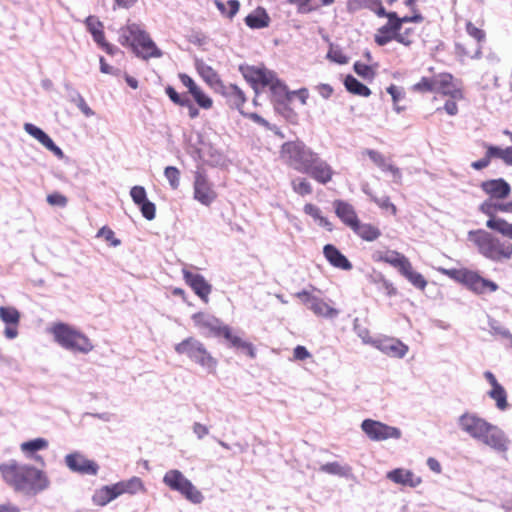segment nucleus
Returning <instances> with one entry per match:
<instances>
[{"mask_svg": "<svg viewBox=\"0 0 512 512\" xmlns=\"http://www.w3.org/2000/svg\"><path fill=\"white\" fill-rule=\"evenodd\" d=\"M0 475L15 493L28 497L47 491L52 485L50 476L42 467L16 459L0 463Z\"/></svg>", "mask_w": 512, "mask_h": 512, "instance_id": "nucleus-1", "label": "nucleus"}, {"mask_svg": "<svg viewBox=\"0 0 512 512\" xmlns=\"http://www.w3.org/2000/svg\"><path fill=\"white\" fill-rule=\"evenodd\" d=\"M457 425L463 433L498 453H506L509 449L510 439L506 433L475 413H463L458 417Z\"/></svg>", "mask_w": 512, "mask_h": 512, "instance_id": "nucleus-2", "label": "nucleus"}, {"mask_svg": "<svg viewBox=\"0 0 512 512\" xmlns=\"http://www.w3.org/2000/svg\"><path fill=\"white\" fill-rule=\"evenodd\" d=\"M239 69L256 92L259 86L269 87L276 102L291 101V91H288L287 86L277 78L273 71L264 66L250 65H241Z\"/></svg>", "mask_w": 512, "mask_h": 512, "instance_id": "nucleus-3", "label": "nucleus"}, {"mask_svg": "<svg viewBox=\"0 0 512 512\" xmlns=\"http://www.w3.org/2000/svg\"><path fill=\"white\" fill-rule=\"evenodd\" d=\"M49 333L52 334L54 341L66 350L88 354L94 349V345L85 334L66 323L53 324L49 328Z\"/></svg>", "mask_w": 512, "mask_h": 512, "instance_id": "nucleus-4", "label": "nucleus"}, {"mask_svg": "<svg viewBox=\"0 0 512 512\" xmlns=\"http://www.w3.org/2000/svg\"><path fill=\"white\" fill-rule=\"evenodd\" d=\"M469 239L475 243L479 253L487 259L500 262L512 257V244L500 241L487 231H470Z\"/></svg>", "mask_w": 512, "mask_h": 512, "instance_id": "nucleus-5", "label": "nucleus"}, {"mask_svg": "<svg viewBox=\"0 0 512 512\" xmlns=\"http://www.w3.org/2000/svg\"><path fill=\"white\" fill-rule=\"evenodd\" d=\"M438 271L443 275L465 285L468 289L476 294H483L487 290L495 292L498 290V285L488 279L481 277L477 272L463 268V269H446L438 268Z\"/></svg>", "mask_w": 512, "mask_h": 512, "instance_id": "nucleus-6", "label": "nucleus"}, {"mask_svg": "<svg viewBox=\"0 0 512 512\" xmlns=\"http://www.w3.org/2000/svg\"><path fill=\"white\" fill-rule=\"evenodd\" d=\"M175 351L180 355H186L209 373H214L217 367V360L207 351L203 343L189 337L175 346Z\"/></svg>", "mask_w": 512, "mask_h": 512, "instance_id": "nucleus-7", "label": "nucleus"}, {"mask_svg": "<svg viewBox=\"0 0 512 512\" xmlns=\"http://www.w3.org/2000/svg\"><path fill=\"white\" fill-rule=\"evenodd\" d=\"M163 483L193 504H201L204 500L202 492L178 469L168 470L163 476Z\"/></svg>", "mask_w": 512, "mask_h": 512, "instance_id": "nucleus-8", "label": "nucleus"}, {"mask_svg": "<svg viewBox=\"0 0 512 512\" xmlns=\"http://www.w3.org/2000/svg\"><path fill=\"white\" fill-rule=\"evenodd\" d=\"M314 152L300 141H289L282 145L281 159L290 167L303 173L311 162Z\"/></svg>", "mask_w": 512, "mask_h": 512, "instance_id": "nucleus-9", "label": "nucleus"}, {"mask_svg": "<svg viewBox=\"0 0 512 512\" xmlns=\"http://www.w3.org/2000/svg\"><path fill=\"white\" fill-rule=\"evenodd\" d=\"M130 35L133 36L137 51H134L137 56L148 58H159L162 52L157 48L150 36L138 24H129Z\"/></svg>", "mask_w": 512, "mask_h": 512, "instance_id": "nucleus-10", "label": "nucleus"}, {"mask_svg": "<svg viewBox=\"0 0 512 512\" xmlns=\"http://www.w3.org/2000/svg\"><path fill=\"white\" fill-rule=\"evenodd\" d=\"M361 429L372 441L400 439L402 436L399 428L372 419H365L361 423Z\"/></svg>", "mask_w": 512, "mask_h": 512, "instance_id": "nucleus-11", "label": "nucleus"}, {"mask_svg": "<svg viewBox=\"0 0 512 512\" xmlns=\"http://www.w3.org/2000/svg\"><path fill=\"white\" fill-rule=\"evenodd\" d=\"M193 189L194 199L204 206H210L217 197V193L203 170L195 172Z\"/></svg>", "mask_w": 512, "mask_h": 512, "instance_id": "nucleus-12", "label": "nucleus"}, {"mask_svg": "<svg viewBox=\"0 0 512 512\" xmlns=\"http://www.w3.org/2000/svg\"><path fill=\"white\" fill-rule=\"evenodd\" d=\"M65 465L74 473L95 476L98 473V464L88 459L80 452H72L64 457Z\"/></svg>", "mask_w": 512, "mask_h": 512, "instance_id": "nucleus-13", "label": "nucleus"}, {"mask_svg": "<svg viewBox=\"0 0 512 512\" xmlns=\"http://www.w3.org/2000/svg\"><path fill=\"white\" fill-rule=\"evenodd\" d=\"M316 316L324 318H335L339 311L331 307L322 299L310 295L307 291H301L296 294Z\"/></svg>", "mask_w": 512, "mask_h": 512, "instance_id": "nucleus-14", "label": "nucleus"}, {"mask_svg": "<svg viewBox=\"0 0 512 512\" xmlns=\"http://www.w3.org/2000/svg\"><path fill=\"white\" fill-rule=\"evenodd\" d=\"M393 39L405 46H409L412 43V39L404 36L398 29V22L388 19V23L377 30L375 42L380 46H384Z\"/></svg>", "mask_w": 512, "mask_h": 512, "instance_id": "nucleus-15", "label": "nucleus"}, {"mask_svg": "<svg viewBox=\"0 0 512 512\" xmlns=\"http://www.w3.org/2000/svg\"><path fill=\"white\" fill-rule=\"evenodd\" d=\"M24 131L43 145L48 151L52 152L58 159H64V152L58 147L51 137L45 133L41 128L32 123H25L23 126Z\"/></svg>", "mask_w": 512, "mask_h": 512, "instance_id": "nucleus-16", "label": "nucleus"}, {"mask_svg": "<svg viewBox=\"0 0 512 512\" xmlns=\"http://www.w3.org/2000/svg\"><path fill=\"white\" fill-rule=\"evenodd\" d=\"M374 347L389 357L402 359L406 356L409 348L406 344L396 338L376 339Z\"/></svg>", "mask_w": 512, "mask_h": 512, "instance_id": "nucleus-17", "label": "nucleus"}, {"mask_svg": "<svg viewBox=\"0 0 512 512\" xmlns=\"http://www.w3.org/2000/svg\"><path fill=\"white\" fill-rule=\"evenodd\" d=\"M307 166V170L303 173L309 174L316 181L322 184H326L332 179L333 170L331 166L326 161L321 159L316 153Z\"/></svg>", "mask_w": 512, "mask_h": 512, "instance_id": "nucleus-18", "label": "nucleus"}, {"mask_svg": "<svg viewBox=\"0 0 512 512\" xmlns=\"http://www.w3.org/2000/svg\"><path fill=\"white\" fill-rule=\"evenodd\" d=\"M49 446L47 439L43 437L34 438L28 441H24L20 444L19 449L26 459L34 460L37 463L45 466L44 458L37 454V452L46 450Z\"/></svg>", "mask_w": 512, "mask_h": 512, "instance_id": "nucleus-19", "label": "nucleus"}, {"mask_svg": "<svg viewBox=\"0 0 512 512\" xmlns=\"http://www.w3.org/2000/svg\"><path fill=\"white\" fill-rule=\"evenodd\" d=\"M192 318L195 326L203 333L213 334L214 336H223V329L227 327L222 325L219 319L206 313H196Z\"/></svg>", "mask_w": 512, "mask_h": 512, "instance_id": "nucleus-20", "label": "nucleus"}, {"mask_svg": "<svg viewBox=\"0 0 512 512\" xmlns=\"http://www.w3.org/2000/svg\"><path fill=\"white\" fill-rule=\"evenodd\" d=\"M183 276L187 284L193 291L205 302H208V296L212 291V286L200 274H195L187 270H183Z\"/></svg>", "mask_w": 512, "mask_h": 512, "instance_id": "nucleus-21", "label": "nucleus"}, {"mask_svg": "<svg viewBox=\"0 0 512 512\" xmlns=\"http://www.w3.org/2000/svg\"><path fill=\"white\" fill-rule=\"evenodd\" d=\"M387 479L395 484L416 488L422 483V479L416 476L411 470L397 468L386 474Z\"/></svg>", "mask_w": 512, "mask_h": 512, "instance_id": "nucleus-22", "label": "nucleus"}, {"mask_svg": "<svg viewBox=\"0 0 512 512\" xmlns=\"http://www.w3.org/2000/svg\"><path fill=\"white\" fill-rule=\"evenodd\" d=\"M436 92L450 96L453 99H461L462 92L453 82L451 74L443 73L435 76Z\"/></svg>", "mask_w": 512, "mask_h": 512, "instance_id": "nucleus-23", "label": "nucleus"}, {"mask_svg": "<svg viewBox=\"0 0 512 512\" xmlns=\"http://www.w3.org/2000/svg\"><path fill=\"white\" fill-rule=\"evenodd\" d=\"M333 207L340 220L350 229L354 228L359 221L354 207L343 200H335L333 202Z\"/></svg>", "mask_w": 512, "mask_h": 512, "instance_id": "nucleus-24", "label": "nucleus"}, {"mask_svg": "<svg viewBox=\"0 0 512 512\" xmlns=\"http://www.w3.org/2000/svg\"><path fill=\"white\" fill-rule=\"evenodd\" d=\"M323 254L327 261L335 268L341 270H351V262L332 244H327L323 248Z\"/></svg>", "mask_w": 512, "mask_h": 512, "instance_id": "nucleus-25", "label": "nucleus"}, {"mask_svg": "<svg viewBox=\"0 0 512 512\" xmlns=\"http://www.w3.org/2000/svg\"><path fill=\"white\" fill-rule=\"evenodd\" d=\"M481 188L496 199H505L511 191L510 185L501 178L485 181L481 184Z\"/></svg>", "mask_w": 512, "mask_h": 512, "instance_id": "nucleus-26", "label": "nucleus"}, {"mask_svg": "<svg viewBox=\"0 0 512 512\" xmlns=\"http://www.w3.org/2000/svg\"><path fill=\"white\" fill-rule=\"evenodd\" d=\"M119 496L116 483L113 485H105L95 490L92 496V502L97 506L103 507Z\"/></svg>", "mask_w": 512, "mask_h": 512, "instance_id": "nucleus-27", "label": "nucleus"}, {"mask_svg": "<svg viewBox=\"0 0 512 512\" xmlns=\"http://www.w3.org/2000/svg\"><path fill=\"white\" fill-rule=\"evenodd\" d=\"M223 337L230 342L232 347L243 350L250 358L254 359L256 357V350L253 344L234 335L230 327L223 329Z\"/></svg>", "mask_w": 512, "mask_h": 512, "instance_id": "nucleus-28", "label": "nucleus"}, {"mask_svg": "<svg viewBox=\"0 0 512 512\" xmlns=\"http://www.w3.org/2000/svg\"><path fill=\"white\" fill-rule=\"evenodd\" d=\"M116 486L120 496L125 493L133 495L138 492L145 491L143 481L136 476L125 481L117 482Z\"/></svg>", "mask_w": 512, "mask_h": 512, "instance_id": "nucleus-29", "label": "nucleus"}, {"mask_svg": "<svg viewBox=\"0 0 512 512\" xmlns=\"http://www.w3.org/2000/svg\"><path fill=\"white\" fill-rule=\"evenodd\" d=\"M367 278L370 283L379 285V289H382L387 296L392 297L397 294V289L381 272L373 271L367 275Z\"/></svg>", "mask_w": 512, "mask_h": 512, "instance_id": "nucleus-30", "label": "nucleus"}, {"mask_svg": "<svg viewBox=\"0 0 512 512\" xmlns=\"http://www.w3.org/2000/svg\"><path fill=\"white\" fill-rule=\"evenodd\" d=\"M352 230L365 241H374L381 235L377 227L368 223H361L360 221L357 222Z\"/></svg>", "mask_w": 512, "mask_h": 512, "instance_id": "nucleus-31", "label": "nucleus"}, {"mask_svg": "<svg viewBox=\"0 0 512 512\" xmlns=\"http://www.w3.org/2000/svg\"><path fill=\"white\" fill-rule=\"evenodd\" d=\"M270 18L264 9L258 8L255 12L245 18L247 26L253 29H260L269 25Z\"/></svg>", "mask_w": 512, "mask_h": 512, "instance_id": "nucleus-32", "label": "nucleus"}, {"mask_svg": "<svg viewBox=\"0 0 512 512\" xmlns=\"http://www.w3.org/2000/svg\"><path fill=\"white\" fill-rule=\"evenodd\" d=\"M196 69L203 80L210 86L214 87L220 84V79L217 73L214 71L212 67L207 65L203 61H196Z\"/></svg>", "mask_w": 512, "mask_h": 512, "instance_id": "nucleus-33", "label": "nucleus"}, {"mask_svg": "<svg viewBox=\"0 0 512 512\" xmlns=\"http://www.w3.org/2000/svg\"><path fill=\"white\" fill-rule=\"evenodd\" d=\"M486 226L512 240V224L506 220L500 217H492L488 219Z\"/></svg>", "mask_w": 512, "mask_h": 512, "instance_id": "nucleus-34", "label": "nucleus"}, {"mask_svg": "<svg viewBox=\"0 0 512 512\" xmlns=\"http://www.w3.org/2000/svg\"><path fill=\"white\" fill-rule=\"evenodd\" d=\"M224 94L228 98L230 105L237 109H240L246 101L243 91L234 84L225 87Z\"/></svg>", "mask_w": 512, "mask_h": 512, "instance_id": "nucleus-35", "label": "nucleus"}, {"mask_svg": "<svg viewBox=\"0 0 512 512\" xmlns=\"http://www.w3.org/2000/svg\"><path fill=\"white\" fill-rule=\"evenodd\" d=\"M304 212L311 216L319 226L324 227L328 231L333 230L332 223L322 215L321 210L317 206L310 203L306 204L304 206Z\"/></svg>", "mask_w": 512, "mask_h": 512, "instance_id": "nucleus-36", "label": "nucleus"}, {"mask_svg": "<svg viewBox=\"0 0 512 512\" xmlns=\"http://www.w3.org/2000/svg\"><path fill=\"white\" fill-rule=\"evenodd\" d=\"M344 85L350 93L355 95L368 97L371 94V91L367 86L359 82L355 77L351 75L346 76Z\"/></svg>", "mask_w": 512, "mask_h": 512, "instance_id": "nucleus-37", "label": "nucleus"}, {"mask_svg": "<svg viewBox=\"0 0 512 512\" xmlns=\"http://www.w3.org/2000/svg\"><path fill=\"white\" fill-rule=\"evenodd\" d=\"M401 275H403L413 286L420 290H424L427 285V281L424 279V277L420 273L413 270L411 262L408 263L407 268L405 267V269L401 271Z\"/></svg>", "mask_w": 512, "mask_h": 512, "instance_id": "nucleus-38", "label": "nucleus"}, {"mask_svg": "<svg viewBox=\"0 0 512 512\" xmlns=\"http://www.w3.org/2000/svg\"><path fill=\"white\" fill-rule=\"evenodd\" d=\"M487 395L495 401V405L500 411H505L508 408L507 393L503 386L489 390Z\"/></svg>", "mask_w": 512, "mask_h": 512, "instance_id": "nucleus-39", "label": "nucleus"}, {"mask_svg": "<svg viewBox=\"0 0 512 512\" xmlns=\"http://www.w3.org/2000/svg\"><path fill=\"white\" fill-rule=\"evenodd\" d=\"M0 319L6 325L18 326L20 321V313L15 307L1 306L0 307Z\"/></svg>", "mask_w": 512, "mask_h": 512, "instance_id": "nucleus-40", "label": "nucleus"}, {"mask_svg": "<svg viewBox=\"0 0 512 512\" xmlns=\"http://www.w3.org/2000/svg\"><path fill=\"white\" fill-rule=\"evenodd\" d=\"M409 262L410 261L407 257L395 250L389 251V255L386 257L385 261V263H388L394 268L398 269L400 273L403 269H405V267L407 268Z\"/></svg>", "mask_w": 512, "mask_h": 512, "instance_id": "nucleus-41", "label": "nucleus"}, {"mask_svg": "<svg viewBox=\"0 0 512 512\" xmlns=\"http://www.w3.org/2000/svg\"><path fill=\"white\" fill-rule=\"evenodd\" d=\"M70 89V100L76 104V106L79 108V110L87 117H91L94 115V111L88 106L82 95L72 89Z\"/></svg>", "mask_w": 512, "mask_h": 512, "instance_id": "nucleus-42", "label": "nucleus"}, {"mask_svg": "<svg viewBox=\"0 0 512 512\" xmlns=\"http://www.w3.org/2000/svg\"><path fill=\"white\" fill-rule=\"evenodd\" d=\"M218 10L228 18H233L239 10L240 4L237 0H229L227 3L215 2Z\"/></svg>", "mask_w": 512, "mask_h": 512, "instance_id": "nucleus-43", "label": "nucleus"}, {"mask_svg": "<svg viewBox=\"0 0 512 512\" xmlns=\"http://www.w3.org/2000/svg\"><path fill=\"white\" fill-rule=\"evenodd\" d=\"M387 92L391 95L392 97V100H393V103H394V110L397 112V113H400L402 112L405 107L404 106H400L398 104L399 101L403 100L404 97H405V92L403 90V88L401 87H398L396 85H390L388 88H387Z\"/></svg>", "mask_w": 512, "mask_h": 512, "instance_id": "nucleus-44", "label": "nucleus"}, {"mask_svg": "<svg viewBox=\"0 0 512 512\" xmlns=\"http://www.w3.org/2000/svg\"><path fill=\"white\" fill-rule=\"evenodd\" d=\"M164 176L173 190L178 189L180 185V171L174 166H167L164 169Z\"/></svg>", "mask_w": 512, "mask_h": 512, "instance_id": "nucleus-45", "label": "nucleus"}, {"mask_svg": "<svg viewBox=\"0 0 512 512\" xmlns=\"http://www.w3.org/2000/svg\"><path fill=\"white\" fill-rule=\"evenodd\" d=\"M320 470L322 472L338 476H346L349 472L347 467L340 465L338 462L326 463L320 467Z\"/></svg>", "mask_w": 512, "mask_h": 512, "instance_id": "nucleus-46", "label": "nucleus"}, {"mask_svg": "<svg viewBox=\"0 0 512 512\" xmlns=\"http://www.w3.org/2000/svg\"><path fill=\"white\" fill-rule=\"evenodd\" d=\"M292 188L297 194L304 196L312 193V187L309 181L304 178H296L292 180Z\"/></svg>", "mask_w": 512, "mask_h": 512, "instance_id": "nucleus-47", "label": "nucleus"}, {"mask_svg": "<svg viewBox=\"0 0 512 512\" xmlns=\"http://www.w3.org/2000/svg\"><path fill=\"white\" fill-rule=\"evenodd\" d=\"M363 191L368 194L371 199L381 208V209H385V210H390L391 214L392 215H396L397 213V208L396 206L391 203L390 199L388 197H381V198H378L376 196H373L371 195V193L363 188Z\"/></svg>", "mask_w": 512, "mask_h": 512, "instance_id": "nucleus-48", "label": "nucleus"}, {"mask_svg": "<svg viewBox=\"0 0 512 512\" xmlns=\"http://www.w3.org/2000/svg\"><path fill=\"white\" fill-rule=\"evenodd\" d=\"M413 90L419 92H436L435 77L432 79L423 77L418 83L413 86Z\"/></svg>", "mask_w": 512, "mask_h": 512, "instance_id": "nucleus-49", "label": "nucleus"}, {"mask_svg": "<svg viewBox=\"0 0 512 512\" xmlns=\"http://www.w3.org/2000/svg\"><path fill=\"white\" fill-rule=\"evenodd\" d=\"M119 42L123 46H130L133 51H137V45L135 44L133 36L130 35L129 25L120 29Z\"/></svg>", "mask_w": 512, "mask_h": 512, "instance_id": "nucleus-50", "label": "nucleus"}, {"mask_svg": "<svg viewBox=\"0 0 512 512\" xmlns=\"http://www.w3.org/2000/svg\"><path fill=\"white\" fill-rule=\"evenodd\" d=\"M354 71L364 79L371 80L375 76V69L370 66L360 62H356L354 64Z\"/></svg>", "mask_w": 512, "mask_h": 512, "instance_id": "nucleus-51", "label": "nucleus"}, {"mask_svg": "<svg viewBox=\"0 0 512 512\" xmlns=\"http://www.w3.org/2000/svg\"><path fill=\"white\" fill-rule=\"evenodd\" d=\"M363 155H366L370 158V160L380 169L385 167V163L387 162L384 155L379 151L373 149H365L362 151Z\"/></svg>", "mask_w": 512, "mask_h": 512, "instance_id": "nucleus-52", "label": "nucleus"}, {"mask_svg": "<svg viewBox=\"0 0 512 512\" xmlns=\"http://www.w3.org/2000/svg\"><path fill=\"white\" fill-rule=\"evenodd\" d=\"M130 196L137 206L141 205L142 203L148 200L146 190L143 186L137 185L132 187L130 190Z\"/></svg>", "mask_w": 512, "mask_h": 512, "instance_id": "nucleus-53", "label": "nucleus"}, {"mask_svg": "<svg viewBox=\"0 0 512 512\" xmlns=\"http://www.w3.org/2000/svg\"><path fill=\"white\" fill-rule=\"evenodd\" d=\"M387 18L389 20H394V22H398V29L400 31H401L403 23L420 22L422 20V16L421 15H415V16H412V17L405 16V17L399 18L395 12L388 13L387 14Z\"/></svg>", "mask_w": 512, "mask_h": 512, "instance_id": "nucleus-54", "label": "nucleus"}, {"mask_svg": "<svg viewBox=\"0 0 512 512\" xmlns=\"http://www.w3.org/2000/svg\"><path fill=\"white\" fill-rule=\"evenodd\" d=\"M363 4L368 9L374 11L380 17H387V12L380 0H363Z\"/></svg>", "mask_w": 512, "mask_h": 512, "instance_id": "nucleus-55", "label": "nucleus"}, {"mask_svg": "<svg viewBox=\"0 0 512 512\" xmlns=\"http://www.w3.org/2000/svg\"><path fill=\"white\" fill-rule=\"evenodd\" d=\"M97 237L104 238L107 242H110V244L114 247H117L121 244V241L114 236V232L108 228V227H102L98 233Z\"/></svg>", "mask_w": 512, "mask_h": 512, "instance_id": "nucleus-56", "label": "nucleus"}, {"mask_svg": "<svg viewBox=\"0 0 512 512\" xmlns=\"http://www.w3.org/2000/svg\"><path fill=\"white\" fill-rule=\"evenodd\" d=\"M85 25L91 35L103 30V23L97 17L92 15L85 19Z\"/></svg>", "mask_w": 512, "mask_h": 512, "instance_id": "nucleus-57", "label": "nucleus"}, {"mask_svg": "<svg viewBox=\"0 0 512 512\" xmlns=\"http://www.w3.org/2000/svg\"><path fill=\"white\" fill-rule=\"evenodd\" d=\"M139 207H140L141 213L144 218H146L149 221H151L155 218L156 207H155L154 203L147 200L144 203H142L141 205H139Z\"/></svg>", "mask_w": 512, "mask_h": 512, "instance_id": "nucleus-58", "label": "nucleus"}, {"mask_svg": "<svg viewBox=\"0 0 512 512\" xmlns=\"http://www.w3.org/2000/svg\"><path fill=\"white\" fill-rule=\"evenodd\" d=\"M192 96L201 108L209 109L212 107V99L204 94L201 89L197 90Z\"/></svg>", "mask_w": 512, "mask_h": 512, "instance_id": "nucleus-59", "label": "nucleus"}, {"mask_svg": "<svg viewBox=\"0 0 512 512\" xmlns=\"http://www.w3.org/2000/svg\"><path fill=\"white\" fill-rule=\"evenodd\" d=\"M466 31H467L469 36L473 37L478 42V44H480L481 42H483L485 40V33H484V31L479 29V28H477L471 22H468L466 24Z\"/></svg>", "mask_w": 512, "mask_h": 512, "instance_id": "nucleus-60", "label": "nucleus"}, {"mask_svg": "<svg viewBox=\"0 0 512 512\" xmlns=\"http://www.w3.org/2000/svg\"><path fill=\"white\" fill-rule=\"evenodd\" d=\"M489 327L494 334L500 335L503 338L510 339L512 337L510 331L507 328L501 326L496 320H490Z\"/></svg>", "mask_w": 512, "mask_h": 512, "instance_id": "nucleus-61", "label": "nucleus"}, {"mask_svg": "<svg viewBox=\"0 0 512 512\" xmlns=\"http://www.w3.org/2000/svg\"><path fill=\"white\" fill-rule=\"evenodd\" d=\"M480 211L489 216V219L496 217L495 213L497 212V204L494 203L492 199L486 200L480 205Z\"/></svg>", "mask_w": 512, "mask_h": 512, "instance_id": "nucleus-62", "label": "nucleus"}, {"mask_svg": "<svg viewBox=\"0 0 512 512\" xmlns=\"http://www.w3.org/2000/svg\"><path fill=\"white\" fill-rule=\"evenodd\" d=\"M166 93L168 97L171 99V101H173L175 104L181 106L189 104V99L187 97H181L171 86H168L166 88Z\"/></svg>", "mask_w": 512, "mask_h": 512, "instance_id": "nucleus-63", "label": "nucleus"}, {"mask_svg": "<svg viewBox=\"0 0 512 512\" xmlns=\"http://www.w3.org/2000/svg\"><path fill=\"white\" fill-rule=\"evenodd\" d=\"M328 58L338 64H345L348 62V58L338 48H330Z\"/></svg>", "mask_w": 512, "mask_h": 512, "instance_id": "nucleus-64", "label": "nucleus"}]
</instances>
